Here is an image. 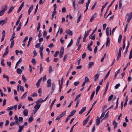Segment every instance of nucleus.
<instances>
[{"mask_svg": "<svg viewBox=\"0 0 132 132\" xmlns=\"http://www.w3.org/2000/svg\"><path fill=\"white\" fill-rule=\"evenodd\" d=\"M42 31L40 30L39 32V34L37 36L39 38H40L42 36V34H41Z\"/></svg>", "mask_w": 132, "mask_h": 132, "instance_id": "obj_56", "label": "nucleus"}, {"mask_svg": "<svg viewBox=\"0 0 132 132\" xmlns=\"http://www.w3.org/2000/svg\"><path fill=\"white\" fill-rule=\"evenodd\" d=\"M6 100L5 99L3 100V106H5L6 104Z\"/></svg>", "mask_w": 132, "mask_h": 132, "instance_id": "obj_62", "label": "nucleus"}, {"mask_svg": "<svg viewBox=\"0 0 132 132\" xmlns=\"http://www.w3.org/2000/svg\"><path fill=\"white\" fill-rule=\"evenodd\" d=\"M86 107L82 108L81 110L79 111V114H81L83 112L86 110Z\"/></svg>", "mask_w": 132, "mask_h": 132, "instance_id": "obj_19", "label": "nucleus"}, {"mask_svg": "<svg viewBox=\"0 0 132 132\" xmlns=\"http://www.w3.org/2000/svg\"><path fill=\"white\" fill-rule=\"evenodd\" d=\"M132 57V49L131 50L129 53V59H130Z\"/></svg>", "mask_w": 132, "mask_h": 132, "instance_id": "obj_38", "label": "nucleus"}, {"mask_svg": "<svg viewBox=\"0 0 132 132\" xmlns=\"http://www.w3.org/2000/svg\"><path fill=\"white\" fill-rule=\"evenodd\" d=\"M109 111H108L105 114L104 119H106L108 118L109 115Z\"/></svg>", "mask_w": 132, "mask_h": 132, "instance_id": "obj_48", "label": "nucleus"}, {"mask_svg": "<svg viewBox=\"0 0 132 132\" xmlns=\"http://www.w3.org/2000/svg\"><path fill=\"white\" fill-rule=\"evenodd\" d=\"M109 28H107L106 29V35L108 36L109 35Z\"/></svg>", "mask_w": 132, "mask_h": 132, "instance_id": "obj_39", "label": "nucleus"}, {"mask_svg": "<svg viewBox=\"0 0 132 132\" xmlns=\"http://www.w3.org/2000/svg\"><path fill=\"white\" fill-rule=\"evenodd\" d=\"M7 6L6 5L3 6H2L1 8L2 11L4 13L5 11L7 10Z\"/></svg>", "mask_w": 132, "mask_h": 132, "instance_id": "obj_4", "label": "nucleus"}, {"mask_svg": "<svg viewBox=\"0 0 132 132\" xmlns=\"http://www.w3.org/2000/svg\"><path fill=\"white\" fill-rule=\"evenodd\" d=\"M100 122V119L98 117H97L96 120V125H97L98 126Z\"/></svg>", "mask_w": 132, "mask_h": 132, "instance_id": "obj_10", "label": "nucleus"}, {"mask_svg": "<svg viewBox=\"0 0 132 132\" xmlns=\"http://www.w3.org/2000/svg\"><path fill=\"white\" fill-rule=\"evenodd\" d=\"M122 38V35H120L119 36L118 39V42L119 43H120L121 42V41Z\"/></svg>", "mask_w": 132, "mask_h": 132, "instance_id": "obj_40", "label": "nucleus"}, {"mask_svg": "<svg viewBox=\"0 0 132 132\" xmlns=\"http://www.w3.org/2000/svg\"><path fill=\"white\" fill-rule=\"evenodd\" d=\"M113 123L114 125V128L115 129L117 127L118 123L117 122H115L114 120L113 121Z\"/></svg>", "mask_w": 132, "mask_h": 132, "instance_id": "obj_37", "label": "nucleus"}, {"mask_svg": "<svg viewBox=\"0 0 132 132\" xmlns=\"http://www.w3.org/2000/svg\"><path fill=\"white\" fill-rule=\"evenodd\" d=\"M52 71V67L51 66H50L49 68V72L50 73Z\"/></svg>", "mask_w": 132, "mask_h": 132, "instance_id": "obj_53", "label": "nucleus"}, {"mask_svg": "<svg viewBox=\"0 0 132 132\" xmlns=\"http://www.w3.org/2000/svg\"><path fill=\"white\" fill-rule=\"evenodd\" d=\"M22 61V59L21 58H20V59L19 60V61L17 62L16 63L15 66V69L17 68V66L18 64L20 63Z\"/></svg>", "mask_w": 132, "mask_h": 132, "instance_id": "obj_29", "label": "nucleus"}, {"mask_svg": "<svg viewBox=\"0 0 132 132\" xmlns=\"http://www.w3.org/2000/svg\"><path fill=\"white\" fill-rule=\"evenodd\" d=\"M31 62L34 64H35L36 63V61L34 58H33L31 61Z\"/></svg>", "mask_w": 132, "mask_h": 132, "instance_id": "obj_51", "label": "nucleus"}, {"mask_svg": "<svg viewBox=\"0 0 132 132\" xmlns=\"http://www.w3.org/2000/svg\"><path fill=\"white\" fill-rule=\"evenodd\" d=\"M110 40L109 39V38L108 37L107 38V40L106 43V47L108 45H109L110 44Z\"/></svg>", "mask_w": 132, "mask_h": 132, "instance_id": "obj_23", "label": "nucleus"}, {"mask_svg": "<svg viewBox=\"0 0 132 132\" xmlns=\"http://www.w3.org/2000/svg\"><path fill=\"white\" fill-rule=\"evenodd\" d=\"M110 70L108 72L107 74L105 76L104 80H105L109 76V75L110 74Z\"/></svg>", "mask_w": 132, "mask_h": 132, "instance_id": "obj_46", "label": "nucleus"}, {"mask_svg": "<svg viewBox=\"0 0 132 132\" xmlns=\"http://www.w3.org/2000/svg\"><path fill=\"white\" fill-rule=\"evenodd\" d=\"M66 113V111H65L63 112L62 113L60 114V115L61 116V117H62L63 116H64L65 115Z\"/></svg>", "mask_w": 132, "mask_h": 132, "instance_id": "obj_43", "label": "nucleus"}, {"mask_svg": "<svg viewBox=\"0 0 132 132\" xmlns=\"http://www.w3.org/2000/svg\"><path fill=\"white\" fill-rule=\"evenodd\" d=\"M13 109V108L12 106L8 107L7 109H6V110L7 111H9L12 110Z\"/></svg>", "mask_w": 132, "mask_h": 132, "instance_id": "obj_54", "label": "nucleus"}, {"mask_svg": "<svg viewBox=\"0 0 132 132\" xmlns=\"http://www.w3.org/2000/svg\"><path fill=\"white\" fill-rule=\"evenodd\" d=\"M33 120V116L32 115L30 116L28 119V122H31Z\"/></svg>", "mask_w": 132, "mask_h": 132, "instance_id": "obj_27", "label": "nucleus"}, {"mask_svg": "<svg viewBox=\"0 0 132 132\" xmlns=\"http://www.w3.org/2000/svg\"><path fill=\"white\" fill-rule=\"evenodd\" d=\"M99 75L98 74H96L94 76V81H97V79L99 77Z\"/></svg>", "mask_w": 132, "mask_h": 132, "instance_id": "obj_22", "label": "nucleus"}, {"mask_svg": "<svg viewBox=\"0 0 132 132\" xmlns=\"http://www.w3.org/2000/svg\"><path fill=\"white\" fill-rule=\"evenodd\" d=\"M86 56V54L85 53H84L82 55V59H85Z\"/></svg>", "mask_w": 132, "mask_h": 132, "instance_id": "obj_64", "label": "nucleus"}, {"mask_svg": "<svg viewBox=\"0 0 132 132\" xmlns=\"http://www.w3.org/2000/svg\"><path fill=\"white\" fill-rule=\"evenodd\" d=\"M121 56V54L119 53L118 54V56L117 57V60L118 61L119 59L120 58Z\"/></svg>", "mask_w": 132, "mask_h": 132, "instance_id": "obj_58", "label": "nucleus"}, {"mask_svg": "<svg viewBox=\"0 0 132 132\" xmlns=\"http://www.w3.org/2000/svg\"><path fill=\"white\" fill-rule=\"evenodd\" d=\"M76 112V111L75 110H73L72 111H71V112L70 114L69 115L70 116V117L73 116L74 115Z\"/></svg>", "mask_w": 132, "mask_h": 132, "instance_id": "obj_34", "label": "nucleus"}, {"mask_svg": "<svg viewBox=\"0 0 132 132\" xmlns=\"http://www.w3.org/2000/svg\"><path fill=\"white\" fill-rule=\"evenodd\" d=\"M90 31H91V29H90V30H89L88 31H87V32L86 33V32L85 31V35H86L87 36L88 35L89 33V32Z\"/></svg>", "mask_w": 132, "mask_h": 132, "instance_id": "obj_41", "label": "nucleus"}, {"mask_svg": "<svg viewBox=\"0 0 132 132\" xmlns=\"http://www.w3.org/2000/svg\"><path fill=\"white\" fill-rule=\"evenodd\" d=\"M14 119L15 120V122L17 123H19V121L22 122L23 121V118L22 117H20L18 119V116L16 115L15 116Z\"/></svg>", "mask_w": 132, "mask_h": 132, "instance_id": "obj_1", "label": "nucleus"}, {"mask_svg": "<svg viewBox=\"0 0 132 132\" xmlns=\"http://www.w3.org/2000/svg\"><path fill=\"white\" fill-rule=\"evenodd\" d=\"M22 79L24 82H26L27 81V79H26L23 75L22 76Z\"/></svg>", "mask_w": 132, "mask_h": 132, "instance_id": "obj_44", "label": "nucleus"}, {"mask_svg": "<svg viewBox=\"0 0 132 132\" xmlns=\"http://www.w3.org/2000/svg\"><path fill=\"white\" fill-rule=\"evenodd\" d=\"M113 95L112 94H111L110 96L109 97L108 99V101H110L112 99L113 97Z\"/></svg>", "mask_w": 132, "mask_h": 132, "instance_id": "obj_42", "label": "nucleus"}, {"mask_svg": "<svg viewBox=\"0 0 132 132\" xmlns=\"http://www.w3.org/2000/svg\"><path fill=\"white\" fill-rule=\"evenodd\" d=\"M106 54L105 53L104 55L103 56L101 59V62H102L103 61L104 59L106 57Z\"/></svg>", "mask_w": 132, "mask_h": 132, "instance_id": "obj_50", "label": "nucleus"}, {"mask_svg": "<svg viewBox=\"0 0 132 132\" xmlns=\"http://www.w3.org/2000/svg\"><path fill=\"white\" fill-rule=\"evenodd\" d=\"M24 126V125H22V126H19V129L17 131V132H21V131H22V129L23 128Z\"/></svg>", "mask_w": 132, "mask_h": 132, "instance_id": "obj_16", "label": "nucleus"}, {"mask_svg": "<svg viewBox=\"0 0 132 132\" xmlns=\"http://www.w3.org/2000/svg\"><path fill=\"white\" fill-rule=\"evenodd\" d=\"M119 8H120L122 6V1L120 0L119 2Z\"/></svg>", "mask_w": 132, "mask_h": 132, "instance_id": "obj_63", "label": "nucleus"}, {"mask_svg": "<svg viewBox=\"0 0 132 132\" xmlns=\"http://www.w3.org/2000/svg\"><path fill=\"white\" fill-rule=\"evenodd\" d=\"M14 45V40H12L11 43V45L10 46V48H11L12 47H13V45Z\"/></svg>", "mask_w": 132, "mask_h": 132, "instance_id": "obj_35", "label": "nucleus"}, {"mask_svg": "<svg viewBox=\"0 0 132 132\" xmlns=\"http://www.w3.org/2000/svg\"><path fill=\"white\" fill-rule=\"evenodd\" d=\"M34 6L33 5H31L29 7L28 11V14H30V12L32 10Z\"/></svg>", "mask_w": 132, "mask_h": 132, "instance_id": "obj_13", "label": "nucleus"}, {"mask_svg": "<svg viewBox=\"0 0 132 132\" xmlns=\"http://www.w3.org/2000/svg\"><path fill=\"white\" fill-rule=\"evenodd\" d=\"M23 114L25 116H27L28 114V111L27 109H25L23 111Z\"/></svg>", "mask_w": 132, "mask_h": 132, "instance_id": "obj_24", "label": "nucleus"}, {"mask_svg": "<svg viewBox=\"0 0 132 132\" xmlns=\"http://www.w3.org/2000/svg\"><path fill=\"white\" fill-rule=\"evenodd\" d=\"M72 2V6L73 7L74 9L75 10L76 3H75V0H71Z\"/></svg>", "mask_w": 132, "mask_h": 132, "instance_id": "obj_25", "label": "nucleus"}, {"mask_svg": "<svg viewBox=\"0 0 132 132\" xmlns=\"http://www.w3.org/2000/svg\"><path fill=\"white\" fill-rule=\"evenodd\" d=\"M61 117L60 115H59V116H57L56 118L55 119L56 120H60V119L61 118Z\"/></svg>", "mask_w": 132, "mask_h": 132, "instance_id": "obj_61", "label": "nucleus"}, {"mask_svg": "<svg viewBox=\"0 0 132 132\" xmlns=\"http://www.w3.org/2000/svg\"><path fill=\"white\" fill-rule=\"evenodd\" d=\"M94 62H89L88 63V68L90 69L91 68V67L94 65Z\"/></svg>", "mask_w": 132, "mask_h": 132, "instance_id": "obj_9", "label": "nucleus"}, {"mask_svg": "<svg viewBox=\"0 0 132 132\" xmlns=\"http://www.w3.org/2000/svg\"><path fill=\"white\" fill-rule=\"evenodd\" d=\"M15 124L19 125L20 124V123H17L15 122H12L10 123V126H12L14 125Z\"/></svg>", "mask_w": 132, "mask_h": 132, "instance_id": "obj_26", "label": "nucleus"}, {"mask_svg": "<svg viewBox=\"0 0 132 132\" xmlns=\"http://www.w3.org/2000/svg\"><path fill=\"white\" fill-rule=\"evenodd\" d=\"M59 53V51L56 52L53 55L55 57H56L58 54Z\"/></svg>", "mask_w": 132, "mask_h": 132, "instance_id": "obj_47", "label": "nucleus"}, {"mask_svg": "<svg viewBox=\"0 0 132 132\" xmlns=\"http://www.w3.org/2000/svg\"><path fill=\"white\" fill-rule=\"evenodd\" d=\"M3 77L4 78H6L7 80L8 81H9V79L8 76L7 75H6L5 74H4L3 75Z\"/></svg>", "mask_w": 132, "mask_h": 132, "instance_id": "obj_36", "label": "nucleus"}, {"mask_svg": "<svg viewBox=\"0 0 132 132\" xmlns=\"http://www.w3.org/2000/svg\"><path fill=\"white\" fill-rule=\"evenodd\" d=\"M85 81L86 82H89V79L87 77H85Z\"/></svg>", "mask_w": 132, "mask_h": 132, "instance_id": "obj_57", "label": "nucleus"}, {"mask_svg": "<svg viewBox=\"0 0 132 132\" xmlns=\"http://www.w3.org/2000/svg\"><path fill=\"white\" fill-rule=\"evenodd\" d=\"M14 7H12L10 8L9 11L7 12V13H10L13 10Z\"/></svg>", "mask_w": 132, "mask_h": 132, "instance_id": "obj_31", "label": "nucleus"}, {"mask_svg": "<svg viewBox=\"0 0 132 132\" xmlns=\"http://www.w3.org/2000/svg\"><path fill=\"white\" fill-rule=\"evenodd\" d=\"M89 116H88L87 117V118L84 121L83 123V125L84 126V125H85L86 124V123H87V122L88 121V119L89 118Z\"/></svg>", "mask_w": 132, "mask_h": 132, "instance_id": "obj_15", "label": "nucleus"}, {"mask_svg": "<svg viewBox=\"0 0 132 132\" xmlns=\"http://www.w3.org/2000/svg\"><path fill=\"white\" fill-rule=\"evenodd\" d=\"M21 22H20L19 24L18 27L16 29V31H19L21 28Z\"/></svg>", "mask_w": 132, "mask_h": 132, "instance_id": "obj_30", "label": "nucleus"}, {"mask_svg": "<svg viewBox=\"0 0 132 132\" xmlns=\"http://www.w3.org/2000/svg\"><path fill=\"white\" fill-rule=\"evenodd\" d=\"M15 35V33L14 32H13V35L12 36V38L10 39V40H12L15 37V36H14Z\"/></svg>", "mask_w": 132, "mask_h": 132, "instance_id": "obj_59", "label": "nucleus"}, {"mask_svg": "<svg viewBox=\"0 0 132 132\" xmlns=\"http://www.w3.org/2000/svg\"><path fill=\"white\" fill-rule=\"evenodd\" d=\"M80 83L79 81H76L74 83V85L75 86H77Z\"/></svg>", "mask_w": 132, "mask_h": 132, "instance_id": "obj_52", "label": "nucleus"}, {"mask_svg": "<svg viewBox=\"0 0 132 132\" xmlns=\"http://www.w3.org/2000/svg\"><path fill=\"white\" fill-rule=\"evenodd\" d=\"M73 43V40L72 39H71V40L70 42L68 44V45L67 46V47L68 48L70 47L72 44Z\"/></svg>", "mask_w": 132, "mask_h": 132, "instance_id": "obj_32", "label": "nucleus"}, {"mask_svg": "<svg viewBox=\"0 0 132 132\" xmlns=\"http://www.w3.org/2000/svg\"><path fill=\"white\" fill-rule=\"evenodd\" d=\"M65 32L66 34H68L69 35L72 36L73 35L72 31L70 30H67L65 31Z\"/></svg>", "mask_w": 132, "mask_h": 132, "instance_id": "obj_7", "label": "nucleus"}, {"mask_svg": "<svg viewBox=\"0 0 132 132\" xmlns=\"http://www.w3.org/2000/svg\"><path fill=\"white\" fill-rule=\"evenodd\" d=\"M43 100H42V98H40L36 102V103L37 104H38L39 103H41L43 102Z\"/></svg>", "mask_w": 132, "mask_h": 132, "instance_id": "obj_12", "label": "nucleus"}, {"mask_svg": "<svg viewBox=\"0 0 132 132\" xmlns=\"http://www.w3.org/2000/svg\"><path fill=\"white\" fill-rule=\"evenodd\" d=\"M91 0H88V2H87L86 4V9L84 11V12H85L87 10L88 8L89 5L90 3Z\"/></svg>", "mask_w": 132, "mask_h": 132, "instance_id": "obj_8", "label": "nucleus"}, {"mask_svg": "<svg viewBox=\"0 0 132 132\" xmlns=\"http://www.w3.org/2000/svg\"><path fill=\"white\" fill-rule=\"evenodd\" d=\"M64 52V48L63 47H61L60 52L59 56L60 58L63 56Z\"/></svg>", "mask_w": 132, "mask_h": 132, "instance_id": "obj_2", "label": "nucleus"}, {"mask_svg": "<svg viewBox=\"0 0 132 132\" xmlns=\"http://www.w3.org/2000/svg\"><path fill=\"white\" fill-rule=\"evenodd\" d=\"M22 71V70L18 68L17 69L16 72L18 74H21Z\"/></svg>", "mask_w": 132, "mask_h": 132, "instance_id": "obj_33", "label": "nucleus"}, {"mask_svg": "<svg viewBox=\"0 0 132 132\" xmlns=\"http://www.w3.org/2000/svg\"><path fill=\"white\" fill-rule=\"evenodd\" d=\"M32 39V37H30L29 39V40L28 41V42L27 44V47H28L29 46V45L30 44Z\"/></svg>", "mask_w": 132, "mask_h": 132, "instance_id": "obj_28", "label": "nucleus"}, {"mask_svg": "<svg viewBox=\"0 0 132 132\" xmlns=\"http://www.w3.org/2000/svg\"><path fill=\"white\" fill-rule=\"evenodd\" d=\"M7 21V18H6L4 20L0 21V24L2 26L6 23Z\"/></svg>", "mask_w": 132, "mask_h": 132, "instance_id": "obj_3", "label": "nucleus"}, {"mask_svg": "<svg viewBox=\"0 0 132 132\" xmlns=\"http://www.w3.org/2000/svg\"><path fill=\"white\" fill-rule=\"evenodd\" d=\"M55 87V85L54 83H52V86L51 93H52L54 92Z\"/></svg>", "mask_w": 132, "mask_h": 132, "instance_id": "obj_17", "label": "nucleus"}, {"mask_svg": "<svg viewBox=\"0 0 132 132\" xmlns=\"http://www.w3.org/2000/svg\"><path fill=\"white\" fill-rule=\"evenodd\" d=\"M129 41L128 42V44L127 45V46L126 48V51L125 52V54H124V55L125 57L126 55V54L128 52V49L129 48Z\"/></svg>", "mask_w": 132, "mask_h": 132, "instance_id": "obj_5", "label": "nucleus"}, {"mask_svg": "<svg viewBox=\"0 0 132 132\" xmlns=\"http://www.w3.org/2000/svg\"><path fill=\"white\" fill-rule=\"evenodd\" d=\"M120 71V69H118L116 71V72L115 73V75L114 76V79H115L116 78L118 74L119 73Z\"/></svg>", "mask_w": 132, "mask_h": 132, "instance_id": "obj_21", "label": "nucleus"}, {"mask_svg": "<svg viewBox=\"0 0 132 132\" xmlns=\"http://www.w3.org/2000/svg\"><path fill=\"white\" fill-rule=\"evenodd\" d=\"M70 115H69L68 116V117H67V118H66L65 119V123H67L68 121L70 119Z\"/></svg>", "mask_w": 132, "mask_h": 132, "instance_id": "obj_49", "label": "nucleus"}, {"mask_svg": "<svg viewBox=\"0 0 132 132\" xmlns=\"http://www.w3.org/2000/svg\"><path fill=\"white\" fill-rule=\"evenodd\" d=\"M68 57V55L67 54H65L64 56L63 59V60L64 61H65V60L67 59V58Z\"/></svg>", "mask_w": 132, "mask_h": 132, "instance_id": "obj_55", "label": "nucleus"}, {"mask_svg": "<svg viewBox=\"0 0 132 132\" xmlns=\"http://www.w3.org/2000/svg\"><path fill=\"white\" fill-rule=\"evenodd\" d=\"M109 85V82H108L106 84L105 89V92L103 93V95H105L106 94V92L108 90V89Z\"/></svg>", "mask_w": 132, "mask_h": 132, "instance_id": "obj_18", "label": "nucleus"}, {"mask_svg": "<svg viewBox=\"0 0 132 132\" xmlns=\"http://www.w3.org/2000/svg\"><path fill=\"white\" fill-rule=\"evenodd\" d=\"M4 59H2L1 60V65L3 67H4L5 66V64L4 63Z\"/></svg>", "mask_w": 132, "mask_h": 132, "instance_id": "obj_45", "label": "nucleus"}, {"mask_svg": "<svg viewBox=\"0 0 132 132\" xmlns=\"http://www.w3.org/2000/svg\"><path fill=\"white\" fill-rule=\"evenodd\" d=\"M47 87H50L51 86V79H48L47 81Z\"/></svg>", "mask_w": 132, "mask_h": 132, "instance_id": "obj_6", "label": "nucleus"}, {"mask_svg": "<svg viewBox=\"0 0 132 132\" xmlns=\"http://www.w3.org/2000/svg\"><path fill=\"white\" fill-rule=\"evenodd\" d=\"M24 3V2H23L22 3L21 5V6H20V7L19 8V9L17 11V12L18 13H19L20 12V11H21L22 8L23 6Z\"/></svg>", "mask_w": 132, "mask_h": 132, "instance_id": "obj_11", "label": "nucleus"}, {"mask_svg": "<svg viewBox=\"0 0 132 132\" xmlns=\"http://www.w3.org/2000/svg\"><path fill=\"white\" fill-rule=\"evenodd\" d=\"M42 79V78H41L40 79H39L37 82L36 85L37 86V87L38 88L39 87V84H40L41 81Z\"/></svg>", "mask_w": 132, "mask_h": 132, "instance_id": "obj_14", "label": "nucleus"}, {"mask_svg": "<svg viewBox=\"0 0 132 132\" xmlns=\"http://www.w3.org/2000/svg\"><path fill=\"white\" fill-rule=\"evenodd\" d=\"M41 105L40 104H38V105L37 104L35 105L34 106V109L36 110H37L39 108H40Z\"/></svg>", "mask_w": 132, "mask_h": 132, "instance_id": "obj_20", "label": "nucleus"}, {"mask_svg": "<svg viewBox=\"0 0 132 132\" xmlns=\"http://www.w3.org/2000/svg\"><path fill=\"white\" fill-rule=\"evenodd\" d=\"M105 112H103L100 117V118H102L104 116L105 114Z\"/></svg>", "mask_w": 132, "mask_h": 132, "instance_id": "obj_60", "label": "nucleus"}]
</instances>
